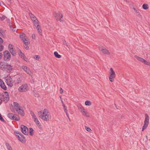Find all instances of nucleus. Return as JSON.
I'll return each mask as SVG.
<instances>
[{
    "label": "nucleus",
    "instance_id": "cd10ccee",
    "mask_svg": "<svg viewBox=\"0 0 150 150\" xmlns=\"http://www.w3.org/2000/svg\"><path fill=\"white\" fill-rule=\"evenodd\" d=\"M5 145L8 150H12V147L7 142H5Z\"/></svg>",
    "mask_w": 150,
    "mask_h": 150
},
{
    "label": "nucleus",
    "instance_id": "e2e57ef3",
    "mask_svg": "<svg viewBox=\"0 0 150 150\" xmlns=\"http://www.w3.org/2000/svg\"><path fill=\"white\" fill-rule=\"evenodd\" d=\"M66 45L67 46V47H68V44H67V43H66Z\"/></svg>",
    "mask_w": 150,
    "mask_h": 150
},
{
    "label": "nucleus",
    "instance_id": "680f3d73",
    "mask_svg": "<svg viewBox=\"0 0 150 150\" xmlns=\"http://www.w3.org/2000/svg\"><path fill=\"white\" fill-rule=\"evenodd\" d=\"M3 4V2L2 1H0V6H1Z\"/></svg>",
    "mask_w": 150,
    "mask_h": 150
},
{
    "label": "nucleus",
    "instance_id": "e433bc0d",
    "mask_svg": "<svg viewBox=\"0 0 150 150\" xmlns=\"http://www.w3.org/2000/svg\"><path fill=\"white\" fill-rule=\"evenodd\" d=\"M78 108L81 112H82L83 110H85V109L83 108L81 106H79Z\"/></svg>",
    "mask_w": 150,
    "mask_h": 150
},
{
    "label": "nucleus",
    "instance_id": "0e129e2a",
    "mask_svg": "<svg viewBox=\"0 0 150 150\" xmlns=\"http://www.w3.org/2000/svg\"><path fill=\"white\" fill-rule=\"evenodd\" d=\"M68 119H69V120H70V118H69H69H68Z\"/></svg>",
    "mask_w": 150,
    "mask_h": 150
},
{
    "label": "nucleus",
    "instance_id": "4be33fe9",
    "mask_svg": "<svg viewBox=\"0 0 150 150\" xmlns=\"http://www.w3.org/2000/svg\"><path fill=\"white\" fill-rule=\"evenodd\" d=\"M22 41L24 44H26L27 45H29L30 44V40L27 37H26Z\"/></svg>",
    "mask_w": 150,
    "mask_h": 150
},
{
    "label": "nucleus",
    "instance_id": "052dcab7",
    "mask_svg": "<svg viewBox=\"0 0 150 150\" xmlns=\"http://www.w3.org/2000/svg\"><path fill=\"white\" fill-rule=\"evenodd\" d=\"M62 106L63 107V108L66 107V106L65 105V104H64V103H62Z\"/></svg>",
    "mask_w": 150,
    "mask_h": 150
},
{
    "label": "nucleus",
    "instance_id": "7c9ffc66",
    "mask_svg": "<svg viewBox=\"0 0 150 150\" xmlns=\"http://www.w3.org/2000/svg\"><path fill=\"white\" fill-rule=\"evenodd\" d=\"M35 26L39 25V22L38 19H36L33 21Z\"/></svg>",
    "mask_w": 150,
    "mask_h": 150
},
{
    "label": "nucleus",
    "instance_id": "393cba45",
    "mask_svg": "<svg viewBox=\"0 0 150 150\" xmlns=\"http://www.w3.org/2000/svg\"><path fill=\"white\" fill-rule=\"evenodd\" d=\"M134 57L139 61L140 62L142 63H143L144 60V59L137 55H135Z\"/></svg>",
    "mask_w": 150,
    "mask_h": 150
},
{
    "label": "nucleus",
    "instance_id": "c85d7f7f",
    "mask_svg": "<svg viewBox=\"0 0 150 150\" xmlns=\"http://www.w3.org/2000/svg\"><path fill=\"white\" fill-rule=\"evenodd\" d=\"M54 55L55 56V57L57 58H61V55L59 54L57 52H54Z\"/></svg>",
    "mask_w": 150,
    "mask_h": 150
},
{
    "label": "nucleus",
    "instance_id": "f257e3e1",
    "mask_svg": "<svg viewBox=\"0 0 150 150\" xmlns=\"http://www.w3.org/2000/svg\"><path fill=\"white\" fill-rule=\"evenodd\" d=\"M38 116L42 120L47 122L49 121L50 116L48 110L46 109L38 112Z\"/></svg>",
    "mask_w": 150,
    "mask_h": 150
},
{
    "label": "nucleus",
    "instance_id": "b1692460",
    "mask_svg": "<svg viewBox=\"0 0 150 150\" xmlns=\"http://www.w3.org/2000/svg\"><path fill=\"white\" fill-rule=\"evenodd\" d=\"M133 9L135 11V13L137 16H138L139 17H140L141 16V15L139 11L137 10L136 8H135L134 7H133Z\"/></svg>",
    "mask_w": 150,
    "mask_h": 150
},
{
    "label": "nucleus",
    "instance_id": "aec40b11",
    "mask_svg": "<svg viewBox=\"0 0 150 150\" xmlns=\"http://www.w3.org/2000/svg\"><path fill=\"white\" fill-rule=\"evenodd\" d=\"M18 114H20L21 116H24L25 113L23 110L21 108L18 109V111H16Z\"/></svg>",
    "mask_w": 150,
    "mask_h": 150
},
{
    "label": "nucleus",
    "instance_id": "a878e982",
    "mask_svg": "<svg viewBox=\"0 0 150 150\" xmlns=\"http://www.w3.org/2000/svg\"><path fill=\"white\" fill-rule=\"evenodd\" d=\"M82 113L83 116L86 117H88L89 116V115L88 113L85 110L82 112Z\"/></svg>",
    "mask_w": 150,
    "mask_h": 150
},
{
    "label": "nucleus",
    "instance_id": "5701e85b",
    "mask_svg": "<svg viewBox=\"0 0 150 150\" xmlns=\"http://www.w3.org/2000/svg\"><path fill=\"white\" fill-rule=\"evenodd\" d=\"M19 36L22 41L27 37L25 34L23 33H21L20 35Z\"/></svg>",
    "mask_w": 150,
    "mask_h": 150
},
{
    "label": "nucleus",
    "instance_id": "20e7f679",
    "mask_svg": "<svg viewBox=\"0 0 150 150\" xmlns=\"http://www.w3.org/2000/svg\"><path fill=\"white\" fill-rule=\"evenodd\" d=\"M7 117L10 119L18 121L20 119V117L18 115L12 113H9L7 114Z\"/></svg>",
    "mask_w": 150,
    "mask_h": 150
},
{
    "label": "nucleus",
    "instance_id": "8fccbe9b",
    "mask_svg": "<svg viewBox=\"0 0 150 150\" xmlns=\"http://www.w3.org/2000/svg\"><path fill=\"white\" fill-rule=\"evenodd\" d=\"M11 23H9V24L8 25H9V26L10 27V29L11 30L12 29V28H13L14 27H13L12 25H11Z\"/></svg>",
    "mask_w": 150,
    "mask_h": 150
},
{
    "label": "nucleus",
    "instance_id": "a211bd4d",
    "mask_svg": "<svg viewBox=\"0 0 150 150\" xmlns=\"http://www.w3.org/2000/svg\"><path fill=\"white\" fill-rule=\"evenodd\" d=\"M0 86L4 90H6L7 88L3 81L0 78Z\"/></svg>",
    "mask_w": 150,
    "mask_h": 150
},
{
    "label": "nucleus",
    "instance_id": "4468645a",
    "mask_svg": "<svg viewBox=\"0 0 150 150\" xmlns=\"http://www.w3.org/2000/svg\"><path fill=\"white\" fill-rule=\"evenodd\" d=\"M22 78L20 76H18L15 78L14 82L16 84L21 83L22 82Z\"/></svg>",
    "mask_w": 150,
    "mask_h": 150
},
{
    "label": "nucleus",
    "instance_id": "1a4fd4ad",
    "mask_svg": "<svg viewBox=\"0 0 150 150\" xmlns=\"http://www.w3.org/2000/svg\"><path fill=\"white\" fill-rule=\"evenodd\" d=\"M6 81L8 86L10 87H12L13 85V83L12 78L11 76H7L5 78Z\"/></svg>",
    "mask_w": 150,
    "mask_h": 150
},
{
    "label": "nucleus",
    "instance_id": "69168bd1",
    "mask_svg": "<svg viewBox=\"0 0 150 150\" xmlns=\"http://www.w3.org/2000/svg\"><path fill=\"white\" fill-rule=\"evenodd\" d=\"M126 2H127V0H126Z\"/></svg>",
    "mask_w": 150,
    "mask_h": 150
},
{
    "label": "nucleus",
    "instance_id": "72a5a7b5",
    "mask_svg": "<svg viewBox=\"0 0 150 150\" xmlns=\"http://www.w3.org/2000/svg\"><path fill=\"white\" fill-rule=\"evenodd\" d=\"M85 105H91V102L90 101L86 100L85 102Z\"/></svg>",
    "mask_w": 150,
    "mask_h": 150
},
{
    "label": "nucleus",
    "instance_id": "9d476101",
    "mask_svg": "<svg viewBox=\"0 0 150 150\" xmlns=\"http://www.w3.org/2000/svg\"><path fill=\"white\" fill-rule=\"evenodd\" d=\"M11 54L8 51H5L4 52V59L6 61H9Z\"/></svg>",
    "mask_w": 150,
    "mask_h": 150
},
{
    "label": "nucleus",
    "instance_id": "a18cd8bd",
    "mask_svg": "<svg viewBox=\"0 0 150 150\" xmlns=\"http://www.w3.org/2000/svg\"><path fill=\"white\" fill-rule=\"evenodd\" d=\"M6 19V21L7 23L8 24V25L9 24V23H11L10 22V20L8 18H7Z\"/></svg>",
    "mask_w": 150,
    "mask_h": 150
},
{
    "label": "nucleus",
    "instance_id": "de8ad7c7",
    "mask_svg": "<svg viewBox=\"0 0 150 150\" xmlns=\"http://www.w3.org/2000/svg\"><path fill=\"white\" fill-rule=\"evenodd\" d=\"M64 112H68V110L67 109V107H65L63 108Z\"/></svg>",
    "mask_w": 150,
    "mask_h": 150
},
{
    "label": "nucleus",
    "instance_id": "58836bf2",
    "mask_svg": "<svg viewBox=\"0 0 150 150\" xmlns=\"http://www.w3.org/2000/svg\"><path fill=\"white\" fill-rule=\"evenodd\" d=\"M6 18H7V17L5 15H3L2 17L0 16V19L2 21L4 20Z\"/></svg>",
    "mask_w": 150,
    "mask_h": 150
},
{
    "label": "nucleus",
    "instance_id": "f704fd0d",
    "mask_svg": "<svg viewBox=\"0 0 150 150\" xmlns=\"http://www.w3.org/2000/svg\"><path fill=\"white\" fill-rule=\"evenodd\" d=\"M19 55L21 57V58H23V57L24 56V54L21 52V50H19Z\"/></svg>",
    "mask_w": 150,
    "mask_h": 150
},
{
    "label": "nucleus",
    "instance_id": "13d9d810",
    "mask_svg": "<svg viewBox=\"0 0 150 150\" xmlns=\"http://www.w3.org/2000/svg\"><path fill=\"white\" fill-rule=\"evenodd\" d=\"M65 113L66 114V115L67 116V117H68V118H69V116L68 114V112H65Z\"/></svg>",
    "mask_w": 150,
    "mask_h": 150
},
{
    "label": "nucleus",
    "instance_id": "49530a36",
    "mask_svg": "<svg viewBox=\"0 0 150 150\" xmlns=\"http://www.w3.org/2000/svg\"><path fill=\"white\" fill-rule=\"evenodd\" d=\"M3 40L0 37V45L3 43Z\"/></svg>",
    "mask_w": 150,
    "mask_h": 150
},
{
    "label": "nucleus",
    "instance_id": "ea45409f",
    "mask_svg": "<svg viewBox=\"0 0 150 150\" xmlns=\"http://www.w3.org/2000/svg\"><path fill=\"white\" fill-rule=\"evenodd\" d=\"M25 45H24V48L27 50H28L29 49V47L28 46V45H27L26 44H25Z\"/></svg>",
    "mask_w": 150,
    "mask_h": 150
},
{
    "label": "nucleus",
    "instance_id": "37998d69",
    "mask_svg": "<svg viewBox=\"0 0 150 150\" xmlns=\"http://www.w3.org/2000/svg\"><path fill=\"white\" fill-rule=\"evenodd\" d=\"M4 48V46L2 45H0V52L2 51Z\"/></svg>",
    "mask_w": 150,
    "mask_h": 150
},
{
    "label": "nucleus",
    "instance_id": "ddd939ff",
    "mask_svg": "<svg viewBox=\"0 0 150 150\" xmlns=\"http://www.w3.org/2000/svg\"><path fill=\"white\" fill-rule=\"evenodd\" d=\"M21 132L24 134L28 135L29 133L28 128L25 126L22 125L21 126Z\"/></svg>",
    "mask_w": 150,
    "mask_h": 150
},
{
    "label": "nucleus",
    "instance_id": "4d7b16f0",
    "mask_svg": "<svg viewBox=\"0 0 150 150\" xmlns=\"http://www.w3.org/2000/svg\"><path fill=\"white\" fill-rule=\"evenodd\" d=\"M60 98L61 100V102H62V103H64L63 101L62 100V98L61 96H60Z\"/></svg>",
    "mask_w": 150,
    "mask_h": 150
},
{
    "label": "nucleus",
    "instance_id": "2f4dec72",
    "mask_svg": "<svg viewBox=\"0 0 150 150\" xmlns=\"http://www.w3.org/2000/svg\"><path fill=\"white\" fill-rule=\"evenodd\" d=\"M142 7L144 9L146 10L149 8V6L148 4H144L143 5Z\"/></svg>",
    "mask_w": 150,
    "mask_h": 150
},
{
    "label": "nucleus",
    "instance_id": "dca6fc26",
    "mask_svg": "<svg viewBox=\"0 0 150 150\" xmlns=\"http://www.w3.org/2000/svg\"><path fill=\"white\" fill-rule=\"evenodd\" d=\"M54 16L56 17V19L57 20L59 18V21L61 22L62 21V20L61 18L63 17V15L59 12L57 13H55L54 15Z\"/></svg>",
    "mask_w": 150,
    "mask_h": 150
},
{
    "label": "nucleus",
    "instance_id": "864d4df0",
    "mask_svg": "<svg viewBox=\"0 0 150 150\" xmlns=\"http://www.w3.org/2000/svg\"><path fill=\"white\" fill-rule=\"evenodd\" d=\"M16 28H15L14 27L13 28H12V29L11 30L13 31V32H15L16 31Z\"/></svg>",
    "mask_w": 150,
    "mask_h": 150
},
{
    "label": "nucleus",
    "instance_id": "a19ab883",
    "mask_svg": "<svg viewBox=\"0 0 150 150\" xmlns=\"http://www.w3.org/2000/svg\"><path fill=\"white\" fill-rule=\"evenodd\" d=\"M34 58L35 59L38 60L40 58V56L39 55H36L34 56Z\"/></svg>",
    "mask_w": 150,
    "mask_h": 150
},
{
    "label": "nucleus",
    "instance_id": "6e6d98bb",
    "mask_svg": "<svg viewBox=\"0 0 150 150\" xmlns=\"http://www.w3.org/2000/svg\"><path fill=\"white\" fill-rule=\"evenodd\" d=\"M2 56V54L0 52V60L1 59Z\"/></svg>",
    "mask_w": 150,
    "mask_h": 150
},
{
    "label": "nucleus",
    "instance_id": "6ab92c4d",
    "mask_svg": "<svg viewBox=\"0 0 150 150\" xmlns=\"http://www.w3.org/2000/svg\"><path fill=\"white\" fill-rule=\"evenodd\" d=\"M99 50L104 54L108 55H109L110 54V52L107 50L106 49H103L101 48H99Z\"/></svg>",
    "mask_w": 150,
    "mask_h": 150
},
{
    "label": "nucleus",
    "instance_id": "7ed1b4c3",
    "mask_svg": "<svg viewBox=\"0 0 150 150\" xmlns=\"http://www.w3.org/2000/svg\"><path fill=\"white\" fill-rule=\"evenodd\" d=\"M14 133L16 136L17 138L22 143L24 142L25 141V138L22 133L17 131H15Z\"/></svg>",
    "mask_w": 150,
    "mask_h": 150
},
{
    "label": "nucleus",
    "instance_id": "09e8293b",
    "mask_svg": "<svg viewBox=\"0 0 150 150\" xmlns=\"http://www.w3.org/2000/svg\"><path fill=\"white\" fill-rule=\"evenodd\" d=\"M22 58L25 61H26L27 60V58L25 57V55H24V56L23 57V58Z\"/></svg>",
    "mask_w": 150,
    "mask_h": 150
},
{
    "label": "nucleus",
    "instance_id": "0eeeda50",
    "mask_svg": "<svg viewBox=\"0 0 150 150\" xmlns=\"http://www.w3.org/2000/svg\"><path fill=\"white\" fill-rule=\"evenodd\" d=\"M13 106L11 107V109L12 112H15V110L16 111H18V109H19L21 107L20 105L17 102H14L13 103Z\"/></svg>",
    "mask_w": 150,
    "mask_h": 150
},
{
    "label": "nucleus",
    "instance_id": "473e14b6",
    "mask_svg": "<svg viewBox=\"0 0 150 150\" xmlns=\"http://www.w3.org/2000/svg\"><path fill=\"white\" fill-rule=\"evenodd\" d=\"M142 63H143L146 65L150 66V62H149L147 61L144 59Z\"/></svg>",
    "mask_w": 150,
    "mask_h": 150
},
{
    "label": "nucleus",
    "instance_id": "f8f14e48",
    "mask_svg": "<svg viewBox=\"0 0 150 150\" xmlns=\"http://www.w3.org/2000/svg\"><path fill=\"white\" fill-rule=\"evenodd\" d=\"M21 68L26 73L29 74L31 77H32V74L30 69L28 67L24 65H23Z\"/></svg>",
    "mask_w": 150,
    "mask_h": 150
},
{
    "label": "nucleus",
    "instance_id": "6e6552de",
    "mask_svg": "<svg viewBox=\"0 0 150 150\" xmlns=\"http://www.w3.org/2000/svg\"><path fill=\"white\" fill-rule=\"evenodd\" d=\"M28 85L27 84L22 85L18 88V91L21 92H26L28 91Z\"/></svg>",
    "mask_w": 150,
    "mask_h": 150
},
{
    "label": "nucleus",
    "instance_id": "bb28decb",
    "mask_svg": "<svg viewBox=\"0 0 150 150\" xmlns=\"http://www.w3.org/2000/svg\"><path fill=\"white\" fill-rule=\"evenodd\" d=\"M0 35L1 36H4L5 35V34L4 31L0 28Z\"/></svg>",
    "mask_w": 150,
    "mask_h": 150
},
{
    "label": "nucleus",
    "instance_id": "603ef678",
    "mask_svg": "<svg viewBox=\"0 0 150 150\" xmlns=\"http://www.w3.org/2000/svg\"><path fill=\"white\" fill-rule=\"evenodd\" d=\"M60 91V92L61 93V94L63 92V90L61 88H60V91Z\"/></svg>",
    "mask_w": 150,
    "mask_h": 150
},
{
    "label": "nucleus",
    "instance_id": "c9c22d12",
    "mask_svg": "<svg viewBox=\"0 0 150 150\" xmlns=\"http://www.w3.org/2000/svg\"><path fill=\"white\" fill-rule=\"evenodd\" d=\"M33 130L32 128H29V134L30 135H32L33 134Z\"/></svg>",
    "mask_w": 150,
    "mask_h": 150
},
{
    "label": "nucleus",
    "instance_id": "f03ea898",
    "mask_svg": "<svg viewBox=\"0 0 150 150\" xmlns=\"http://www.w3.org/2000/svg\"><path fill=\"white\" fill-rule=\"evenodd\" d=\"M9 94L7 91H4L1 94L0 93V100L6 103L9 100Z\"/></svg>",
    "mask_w": 150,
    "mask_h": 150
},
{
    "label": "nucleus",
    "instance_id": "412c9836",
    "mask_svg": "<svg viewBox=\"0 0 150 150\" xmlns=\"http://www.w3.org/2000/svg\"><path fill=\"white\" fill-rule=\"evenodd\" d=\"M36 28L37 29L38 32L40 35H42V30L41 28V27L39 25L35 26Z\"/></svg>",
    "mask_w": 150,
    "mask_h": 150
},
{
    "label": "nucleus",
    "instance_id": "79ce46f5",
    "mask_svg": "<svg viewBox=\"0 0 150 150\" xmlns=\"http://www.w3.org/2000/svg\"><path fill=\"white\" fill-rule=\"evenodd\" d=\"M29 14L31 19L35 16L31 13H29Z\"/></svg>",
    "mask_w": 150,
    "mask_h": 150
},
{
    "label": "nucleus",
    "instance_id": "5fc2aeb1",
    "mask_svg": "<svg viewBox=\"0 0 150 150\" xmlns=\"http://www.w3.org/2000/svg\"><path fill=\"white\" fill-rule=\"evenodd\" d=\"M32 37L33 39H35V34L32 35Z\"/></svg>",
    "mask_w": 150,
    "mask_h": 150
},
{
    "label": "nucleus",
    "instance_id": "2eb2a0df",
    "mask_svg": "<svg viewBox=\"0 0 150 150\" xmlns=\"http://www.w3.org/2000/svg\"><path fill=\"white\" fill-rule=\"evenodd\" d=\"M8 63L4 62H0V68L3 71H5Z\"/></svg>",
    "mask_w": 150,
    "mask_h": 150
},
{
    "label": "nucleus",
    "instance_id": "bf43d9fd",
    "mask_svg": "<svg viewBox=\"0 0 150 150\" xmlns=\"http://www.w3.org/2000/svg\"><path fill=\"white\" fill-rule=\"evenodd\" d=\"M34 120V121L35 122L36 121H37V120H38V118H37V117L36 118L33 119Z\"/></svg>",
    "mask_w": 150,
    "mask_h": 150
},
{
    "label": "nucleus",
    "instance_id": "39448f33",
    "mask_svg": "<svg viewBox=\"0 0 150 150\" xmlns=\"http://www.w3.org/2000/svg\"><path fill=\"white\" fill-rule=\"evenodd\" d=\"M149 118L147 114H145V118L144 121V124L142 127V131H143L144 129L146 128L149 124Z\"/></svg>",
    "mask_w": 150,
    "mask_h": 150
},
{
    "label": "nucleus",
    "instance_id": "3c124183",
    "mask_svg": "<svg viewBox=\"0 0 150 150\" xmlns=\"http://www.w3.org/2000/svg\"><path fill=\"white\" fill-rule=\"evenodd\" d=\"M31 19L32 20V21H33L34 20H35L36 19H37V18L35 16V17H34L33 18H32Z\"/></svg>",
    "mask_w": 150,
    "mask_h": 150
},
{
    "label": "nucleus",
    "instance_id": "c756f323",
    "mask_svg": "<svg viewBox=\"0 0 150 150\" xmlns=\"http://www.w3.org/2000/svg\"><path fill=\"white\" fill-rule=\"evenodd\" d=\"M30 114L32 116V118L33 119L37 117L35 115V113H34V112L32 111H30Z\"/></svg>",
    "mask_w": 150,
    "mask_h": 150
},
{
    "label": "nucleus",
    "instance_id": "f3484780",
    "mask_svg": "<svg viewBox=\"0 0 150 150\" xmlns=\"http://www.w3.org/2000/svg\"><path fill=\"white\" fill-rule=\"evenodd\" d=\"M12 67L8 63L5 71L7 73H10L12 70Z\"/></svg>",
    "mask_w": 150,
    "mask_h": 150
},
{
    "label": "nucleus",
    "instance_id": "423d86ee",
    "mask_svg": "<svg viewBox=\"0 0 150 150\" xmlns=\"http://www.w3.org/2000/svg\"><path fill=\"white\" fill-rule=\"evenodd\" d=\"M115 74L112 68L110 69L109 75V79L110 82H112L114 81V78L115 77Z\"/></svg>",
    "mask_w": 150,
    "mask_h": 150
},
{
    "label": "nucleus",
    "instance_id": "4c0bfd02",
    "mask_svg": "<svg viewBox=\"0 0 150 150\" xmlns=\"http://www.w3.org/2000/svg\"><path fill=\"white\" fill-rule=\"evenodd\" d=\"M85 129L86 131L89 132H91L92 131L90 128L86 126H85Z\"/></svg>",
    "mask_w": 150,
    "mask_h": 150
},
{
    "label": "nucleus",
    "instance_id": "9b49d317",
    "mask_svg": "<svg viewBox=\"0 0 150 150\" xmlns=\"http://www.w3.org/2000/svg\"><path fill=\"white\" fill-rule=\"evenodd\" d=\"M8 49L10 52L13 55L15 56L16 55V52L15 49L12 44H9Z\"/></svg>",
    "mask_w": 150,
    "mask_h": 150
},
{
    "label": "nucleus",
    "instance_id": "c03bdc74",
    "mask_svg": "<svg viewBox=\"0 0 150 150\" xmlns=\"http://www.w3.org/2000/svg\"><path fill=\"white\" fill-rule=\"evenodd\" d=\"M35 123L36 124V125H40V122L38 121V120H37V121H36L35 122Z\"/></svg>",
    "mask_w": 150,
    "mask_h": 150
}]
</instances>
